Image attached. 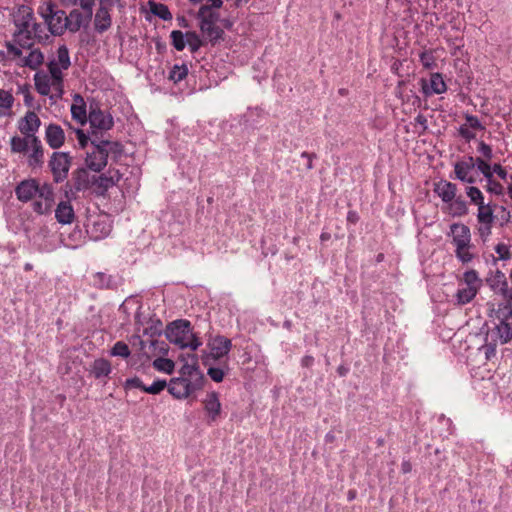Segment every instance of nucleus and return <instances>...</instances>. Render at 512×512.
Returning a JSON list of instances; mask_svg holds the SVG:
<instances>
[{
  "instance_id": "10",
  "label": "nucleus",
  "mask_w": 512,
  "mask_h": 512,
  "mask_svg": "<svg viewBox=\"0 0 512 512\" xmlns=\"http://www.w3.org/2000/svg\"><path fill=\"white\" fill-rule=\"evenodd\" d=\"M208 346L211 358L220 360L228 355L232 348V342L225 336L217 335L209 340Z\"/></svg>"
},
{
  "instance_id": "14",
  "label": "nucleus",
  "mask_w": 512,
  "mask_h": 512,
  "mask_svg": "<svg viewBox=\"0 0 512 512\" xmlns=\"http://www.w3.org/2000/svg\"><path fill=\"white\" fill-rule=\"evenodd\" d=\"M65 132L63 128L54 123H50L45 128V141L52 149H59L65 143Z\"/></svg>"
},
{
  "instance_id": "53",
  "label": "nucleus",
  "mask_w": 512,
  "mask_h": 512,
  "mask_svg": "<svg viewBox=\"0 0 512 512\" xmlns=\"http://www.w3.org/2000/svg\"><path fill=\"white\" fill-rule=\"evenodd\" d=\"M207 374L213 381L217 383L221 382L225 376L224 370L220 367H210L207 371Z\"/></svg>"
},
{
  "instance_id": "12",
  "label": "nucleus",
  "mask_w": 512,
  "mask_h": 512,
  "mask_svg": "<svg viewBox=\"0 0 512 512\" xmlns=\"http://www.w3.org/2000/svg\"><path fill=\"white\" fill-rule=\"evenodd\" d=\"M111 25L112 17L110 8L106 5L105 0H101L94 15V29L97 33L102 34L109 30Z\"/></svg>"
},
{
  "instance_id": "40",
  "label": "nucleus",
  "mask_w": 512,
  "mask_h": 512,
  "mask_svg": "<svg viewBox=\"0 0 512 512\" xmlns=\"http://www.w3.org/2000/svg\"><path fill=\"white\" fill-rule=\"evenodd\" d=\"M55 61L64 70H67L70 67L71 62H70L69 51H68V48L65 45H61L58 48V50H57V59Z\"/></svg>"
},
{
  "instance_id": "46",
  "label": "nucleus",
  "mask_w": 512,
  "mask_h": 512,
  "mask_svg": "<svg viewBox=\"0 0 512 512\" xmlns=\"http://www.w3.org/2000/svg\"><path fill=\"white\" fill-rule=\"evenodd\" d=\"M111 355L127 358L130 356V349L128 345L123 341H118L114 344Z\"/></svg>"
},
{
  "instance_id": "29",
  "label": "nucleus",
  "mask_w": 512,
  "mask_h": 512,
  "mask_svg": "<svg viewBox=\"0 0 512 512\" xmlns=\"http://www.w3.org/2000/svg\"><path fill=\"white\" fill-rule=\"evenodd\" d=\"M32 152L29 155V164L31 166L41 165L43 163L44 150L40 139L33 136L31 140Z\"/></svg>"
},
{
  "instance_id": "48",
  "label": "nucleus",
  "mask_w": 512,
  "mask_h": 512,
  "mask_svg": "<svg viewBox=\"0 0 512 512\" xmlns=\"http://www.w3.org/2000/svg\"><path fill=\"white\" fill-rule=\"evenodd\" d=\"M475 165L477 166L478 170L483 174V176L486 179H490L493 176L492 167L491 165L485 161L482 158H476L474 159Z\"/></svg>"
},
{
  "instance_id": "22",
  "label": "nucleus",
  "mask_w": 512,
  "mask_h": 512,
  "mask_svg": "<svg viewBox=\"0 0 512 512\" xmlns=\"http://www.w3.org/2000/svg\"><path fill=\"white\" fill-rule=\"evenodd\" d=\"M434 191L447 204L456 198L457 186L454 183L443 180L435 184Z\"/></svg>"
},
{
  "instance_id": "31",
  "label": "nucleus",
  "mask_w": 512,
  "mask_h": 512,
  "mask_svg": "<svg viewBox=\"0 0 512 512\" xmlns=\"http://www.w3.org/2000/svg\"><path fill=\"white\" fill-rule=\"evenodd\" d=\"M495 330L501 344H506L512 340V324L508 322L507 317L499 322Z\"/></svg>"
},
{
  "instance_id": "3",
  "label": "nucleus",
  "mask_w": 512,
  "mask_h": 512,
  "mask_svg": "<svg viewBox=\"0 0 512 512\" xmlns=\"http://www.w3.org/2000/svg\"><path fill=\"white\" fill-rule=\"evenodd\" d=\"M91 144L85 163L94 172H100L107 165L109 156L118 159L123 153V145L116 141L93 139Z\"/></svg>"
},
{
  "instance_id": "26",
  "label": "nucleus",
  "mask_w": 512,
  "mask_h": 512,
  "mask_svg": "<svg viewBox=\"0 0 512 512\" xmlns=\"http://www.w3.org/2000/svg\"><path fill=\"white\" fill-rule=\"evenodd\" d=\"M44 62V55L39 49H32L27 56H23L19 67H28L32 70L38 69Z\"/></svg>"
},
{
  "instance_id": "56",
  "label": "nucleus",
  "mask_w": 512,
  "mask_h": 512,
  "mask_svg": "<svg viewBox=\"0 0 512 512\" xmlns=\"http://www.w3.org/2000/svg\"><path fill=\"white\" fill-rule=\"evenodd\" d=\"M478 152L483 155L486 160H490L493 156L492 148L484 141H480L477 148Z\"/></svg>"
},
{
  "instance_id": "64",
  "label": "nucleus",
  "mask_w": 512,
  "mask_h": 512,
  "mask_svg": "<svg viewBox=\"0 0 512 512\" xmlns=\"http://www.w3.org/2000/svg\"><path fill=\"white\" fill-rule=\"evenodd\" d=\"M347 221L351 223H356L358 221V215L354 211H349L347 215Z\"/></svg>"
},
{
  "instance_id": "23",
  "label": "nucleus",
  "mask_w": 512,
  "mask_h": 512,
  "mask_svg": "<svg viewBox=\"0 0 512 512\" xmlns=\"http://www.w3.org/2000/svg\"><path fill=\"white\" fill-rule=\"evenodd\" d=\"M203 405L205 411L209 415L210 420L215 421L221 411V403L219 400L218 393L214 391L208 393L206 398L203 400Z\"/></svg>"
},
{
  "instance_id": "17",
  "label": "nucleus",
  "mask_w": 512,
  "mask_h": 512,
  "mask_svg": "<svg viewBox=\"0 0 512 512\" xmlns=\"http://www.w3.org/2000/svg\"><path fill=\"white\" fill-rule=\"evenodd\" d=\"M450 234L454 246L471 243L470 228L463 223H453L450 226Z\"/></svg>"
},
{
  "instance_id": "8",
  "label": "nucleus",
  "mask_w": 512,
  "mask_h": 512,
  "mask_svg": "<svg viewBox=\"0 0 512 512\" xmlns=\"http://www.w3.org/2000/svg\"><path fill=\"white\" fill-rule=\"evenodd\" d=\"M199 382L185 380L184 378H172L168 384V392L176 399H184L189 397L195 391L201 389Z\"/></svg>"
},
{
  "instance_id": "6",
  "label": "nucleus",
  "mask_w": 512,
  "mask_h": 512,
  "mask_svg": "<svg viewBox=\"0 0 512 512\" xmlns=\"http://www.w3.org/2000/svg\"><path fill=\"white\" fill-rule=\"evenodd\" d=\"M88 122L92 129L93 139H98V131H108L114 126L112 115L109 112L102 110L100 103L94 99L89 102Z\"/></svg>"
},
{
  "instance_id": "16",
  "label": "nucleus",
  "mask_w": 512,
  "mask_h": 512,
  "mask_svg": "<svg viewBox=\"0 0 512 512\" xmlns=\"http://www.w3.org/2000/svg\"><path fill=\"white\" fill-rule=\"evenodd\" d=\"M189 357L191 359V362H186L180 368V378H184L185 380L191 379V381L197 380V383L199 382V385L202 386L204 378L198 368L197 356L195 354H192Z\"/></svg>"
},
{
  "instance_id": "33",
  "label": "nucleus",
  "mask_w": 512,
  "mask_h": 512,
  "mask_svg": "<svg viewBox=\"0 0 512 512\" xmlns=\"http://www.w3.org/2000/svg\"><path fill=\"white\" fill-rule=\"evenodd\" d=\"M14 103V97L10 91L0 89V116L10 114V110Z\"/></svg>"
},
{
  "instance_id": "2",
  "label": "nucleus",
  "mask_w": 512,
  "mask_h": 512,
  "mask_svg": "<svg viewBox=\"0 0 512 512\" xmlns=\"http://www.w3.org/2000/svg\"><path fill=\"white\" fill-rule=\"evenodd\" d=\"M15 194L21 202H28L35 196H38L39 200L33 203V210L40 215L48 214L52 211L54 189L51 184L39 185L35 179L24 180L17 185Z\"/></svg>"
},
{
  "instance_id": "44",
  "label": "nucleus",
  "mask_w": 512,
  "mask_h": 512,
  "mask_svg": "<svg viewBox=\"0 0 512 512\" xmlns=\"http://www.w3.org/2000/svg\"><path fill=\"white\" fill-rule=\"evenodd\" d=\"M172 45L177 51L184 50L186 46L185 36L180 30H173L170 34Z\"/></svg>"
},
{
  "instance_id": "45",
  "label": "nucleus",
  "mask_w": 512,
  "mask_h": 512,
  "mask_svg": "<svg viewBox=\"0 0 512 512\" xmlns=\"http://www.w3.org/2000/svg\"><path fill=\"white\" fill-rule=\"evenodd\" d=\"M420 61L423 67L427 70H433L437 66L436 58L432 51H426L421 53Z\"/></svg>"
},
{
  "instance_id": "35",
  "label": "nucleus",
  "mask_w": 512,
  "mask_h": 512,
  "mask_svg": "<svg viewBox=\"0 0 512 512\" xmlns=\"http://www.w3.org/2000/svg\"><path fill=\"white\" fill-rule=\"evenodd\" d=\"M473 248L474 245L472 243L457 245L455 246V255L462 263H469L474 258V254L471 252Z\"/></svg>"
},
{
  "instance_id": "37",
  "label": "nucleus",
  "mask_w": 512,
  "mask_h": 512,
  "mask_svg": "<svg viewBox=\"0 0 512 512\" xmlns=\"http://www.w3.org/2000/svg\"><path fill=\"white\" fill-rule=\"evenodd\" d=\"M219 18V13L210 9L208 6H201L197 12V19L199 20V23L218 22Z\"/></svg>"
},
{
  "instance_id": "19",
  "label": "nucleus",
  "mask_w": 512,
  "mask_h": 512,
  "mask_svg": "<svg viewBox=\"0 0 512 512\" xmlns=\"http://www.w3.org/2000/svg\"><path fill=\"white\" fill-rule=\"evenodd\" d=\"M55 218L60 224H71L75 219L74 208L69 199L60 201L55 209Z\"/></svg>"
},
{
  "instance_id": "25",
  "label": "nucleus",
  "mask_w": 512,
  "mask_h": 512,
  "mask_svg": "<svg viewBox=\"0 0 512 512\" xmlns=\"http://www.w3.org/2000/svg\"><path fill=\"white\" fill-rule=\"evenodd\" d=\"M202 34L211 42L216 43L222 39L224 31L217 25V22L199 23Z\"/></svg>"
},
{
  "instance_id": "4",
  "label": "nucleus",
  "mask_w": 512,
  "mask_h": 512,
  "mask_svg": "<svg viewBox=\"0 0 512 512\" xmlns=\"http://www.w3.org/2000/svg\"><path fill=\"white\" fill-rule=\"evenodd\" d=\"M165 335L170 343L180 348H190L195 351L202 345L200 338L193 333L190 321L185 319L170 323L166 328Z\"/></svg>"
},
{
  "instance_id": "61",
  "label": "nucleus",
  "mask_w": 512,
  "mask_h": 512,
  "mask_svg": "<svg viewBox=\"0 0 512 512\" xmlns=\"http://www.w3.org/2000/svg\"><path fill=\"white\" fill-rule=\"evenodd\" d=\"M95 1L96 0H78V4L80 5L82 10H89L93 12Z\"/></svg>"
},
{
  "instance_id": "20",
  "label": "nucleus",
  "mask_w": 512,
  "mask_h": 512,
  "mask_svg": "<svg viewBox=\"0 0 512 512\" xmlns=\"http://www.w3.org/2000/svg\"><path fill=\"white\" fill-rule=\"evenodd\" d=\"M120 177L119 171H109L108 174L93 176L92 183L101 193H104L113 187L120 180Z\"/></svg>"
},
{
  "instance_id": "54",
  "label": "nucleus",
  "mask_w": 512,
  "mask_h": 512,
  "mask_svg": "<svg viewBox=\"0 0 512 512\" xmlns=\"http://www.w3.org/2000/svg\"><path fill=\"white\" fill-rule=\"evenodd\" d=\"M465 120H466L465 124H467L471 129H474V130H484L485 129V127L481 124L479 119L474 115L466 114Z\"/></svg>"
},
{
  "instance_id": "11",
  "label": "nucleus",
  "mask_w": 512,
  "mask_h": 512,
  "mask_svg": "<svg viewBox=\"0 0 512 512\" xmlns=\"http://www.w3.org/2000/svg\"><path fill=\"white\" fill-rule=\"evenodd\" d=\"M71 116L80 126H84L88 122L89 110L83 96L75 93L72 96V104L70 107Z\"/></svg>"
},
{
  "instance_id": "41",
  "label": "nucleus",
  "mask_w": 512,
  "mask_h": 512,
  "mask_svg": "<svg viewBox=\"0 0 512 512\" xmlns=\"http://www.w3.org/2000/svg\"><path fill=\"white\" fill-rule=\"evenodd\" d=\"M153 367L168 374H171L174 370V362L168 358H157L153 361Z\"/></svg>"
},
{
  "instance_id": "36",
  "label": "nucleus",
  "mask_w": 512,
  "mask_h": 512,
  "mask_svg": "<svg viewBox=\"0 0 512 512\" xmlns=\"http://www.w3.org/2000/svg\"><path fill=\"white\" fill-rule=\"evenodd\" d=\"M7 48V59L15 62L19 66V62H21L23 58L22 47H20L17 43L7 41L5 43Z\"/></svg>"
},
{
  "instance_id": "52",
  "label": "nucleus",
  "mask_w": 512,
  "mask_h": 512,
  "mask_svg": "<svg viewBox=\"0 0 512 512\" xmlns=\"http://www.w3.org/2000/svg\"><path fill=\"white\" fill-rule=\"evenodd\" d=\"M495 252L500 260H509L511 258L510 248L505 243H498L495 246Z\"/></svg>"
},
{
  "instance_id": "50",
  "label": "nucleus",
  "mask_w": 512,
  "mask_h": 512,
  "mask_svg": "<svg viewBox=\"0 0 512 512\" xmlns=\"http://www.w3.org/2000/svg\"><path fill=\"white\" fill-rule=\"evenodd\" d=\"M151 10L155 15L159 16L163 20H170L172 18L168 7L164 4H154Z\"/></svg>"
},
{
  "instance_id": "34",
  "label": "nucleus",
  "mask_w": 512,
  "mask_h": 512,
  "mask_svg": "<svg viewBox=\"0 0 512 512\" xmlns=\"http://www.w3.org/2000/svg\"><path fill=\"white\" fill-rule=\"evenodd\" d=\"M477 221L479 224H493L494 211L490 204H483L478 207Z\"/></svg>"
},
{
  "instance_id": "38",
  "label": "nucleus",
  "mask_w": 512,
  "mask_h": 512,
  "mask_svg": "<svg viewBox=\"0 0 512 512\" xmlns=\"http://www.w3.org/2000/svg\"><path fill=\"white\" fill-rule=\"evenodd\" d=\"M29 144H31V138H24L14 136L11 138V150L15 153L27 152Z\"/></svg>"
},
{
  "instance_id": "47",
  "label": "nucleus",
  "mask_w": 512,
  "mask_h": 512,
  "mask_svg": "<svg viewBox=\"0 0 512 512\" xmlns=\"http://www.w3.org/2000/svg\"><path fill=\"white\" fill-rule=\"evenodd\" d=\"M463 284L480 288L481 280L478 277V273L475 270L465 272L463 275Z\"/></svg>"
},
{
  "instance_id": "1",
  "label": "nucleus",
  "mask_w": 512,
  "mask_h": 512,
  "mask_svg": "<svg viewBox=\"0 0 512 512\" xmlns=\"http://www.w3.org/2000/svg\"><path fill=\"white\" fill-rule=\"evenodd\" d=\"M16 29L13 33V41L23 49H31L35 40L45 42L49 36L46 26L37 23L31 8L22 6L14 16Z\"/></svg>"
},
{
  "instance_id": "5",
  "label": "nucleus",
  "mask_w": 512,
  "mask_h": 512,
  "mask_svg": "<svg viewBox=\"0 0 512 512\" xmlns=\"http://www.w3.org/2000/svg\"><path fill=\"white\" fill-rule=\"evenodd\" d=\"M38 14L44 19L49 32L54 36H61L67 30L66 13L57 9L52 2H44L38 7Z\"/></svg>"
},
{
  "instance_id": "18",
  "label": "nucleus",
  "mask_w": 512,
  "mask_h": 512,
  "mask_svg": "<svg viewBox=\"0 0 512 512\" xmlns=\"http://www.w3.org/2000/svg\"><path fill=\"white\" fill-rule=\"evenodd\" d=\"M474 167L475 161L473 157H468L467 160L456 162L454 165L455 177L462 182L474 183L475 179L469 175Z\"/></svg>"
},
{
  "instance_id": "24",
  "label": "nucleus",
  "mask_w": 512,
  "mask_h": 512,
  "mask_svg": "<svg viewBox=\"0 0 512 512\" xmlns=\"http://www.w3.org/2000/svg\"><path fill=\"white\" fill-rule=\"evenodd\" d=\"M49 77L52 79L53 89L58 92V95L61 96L63 93V74L61 66L55 61L52 60L48 63Z\"/></svg>"
},
{
  "instance_id": "27",
  "label": "nucleus",
  "mask_w": 512,
  "mask_h": 512,
  "mask_svg": "<svg viewBox=\"0 0 512 512\" xmlns=\"http://www.w3.org/2000/svg\"><path fill=\"white\" fill-rule=\"evenodd\" d=\"M444 212L448 213L452 217H462L468 213V207L466 201L461 197L454 198L451 202L447 203V207Z\"/></svg>"
},
{
  "instance_id": "42",
  "label": "nucleus",
  "mask_w": 512,
  "mask_h": 512,
  "mask_svg": "<svg viewBox=\"0 0 512 512\" xmlns=\"http://www.w3.org/2000/svg\"><path fill=\"white\" fill-rule=\"evenodd\" d=\"M185 38L191 52H196L203 45L200 36L194 31L187 32Z\"/></svg>"
},
{
  "instance_id": "39",
  "label": "nucleus",
  "mask_w": 512,
  "mask_h": 512,
  "mask_svg": "<svg viewBox=\"0 0 512 512\" xmlns=\"http://www.w3.org/2000/svg\"><path fill=\"white\" fill-rule=\"evenodd\" d=\"M188 74V68L185 64L174 65L169 73V79L174 83H178L186 78Z\"/></svg>"
},
{
  "instance_id": "43",
  "label": "nucleus",
  "mask_w": 512,
  "mask_h": 512,
  "mask_svg": "<svg viewBox=\"0 0 512 512\" xmlns=\"http://www.w3.org/2000/svg\"><path fill=\"white\" fill-rule=\"evenodd\" d=\"M466 194L470 198L471 202L477 205L478 207L480 205L485 204L483 193L480 191L479 188L474 186L467 187Z\"/></svg>"
},
{
  "instance_id": "60",
  "label": "nucleus",
  "mask_w": 512,
  "mask_h": 512,
  "mask_svg": "<svg viewBox=\"0 0 512 512\" xmlns=\"http://www.w3.org/2000/svg\"><path fill=\"white\" fill-rule=\"evenodd\" d=\"M302 158H306L307 162L305 164V168L307 171L313 169V160L316 158V155L314 153H308V152H302L301 153Z\"/></svg>"
},
{
  "instance_id": "55",
  "label": "nucleus",
  "mask_w": 512,
  "mask_h": 512,
  "mask_svg": "<svg viewBox=\"0 0 512 512\" xmlns=\"http://www.w3.org/2000/svg\"><path fill=\"white\" fill-rule=\"evenodd\" d=\"M459 135L467 142L475 138V133L472 132L471 128L467 124H463L458 129Z\"/></svg>"
},
{
  "instance_id": "9",
  "label": "nucleus",
  "mask_w": 512,
  "mask_h": 512,
  "mask_svg": "<svg viewBox=\"0 0 512 512\" xmlns=\"http://www.w3.org/2000/svg\"><path fill=\"white\" fill-rule=\"evenodd\" d=\"M93 16V12L89 10H80L74 8L70 11L68 15H66V25L67 30L76 33L82 27L87 26L91 21Z\"/></svg>"
},
{
  "instance_id": "7",
  "label": "nucleus",
  "mask_w": 512,
  "mask_h": 512,
  "mask_svg": "<svg viewBox=\"0 0 512 512\" xmlns=\"http://www.w3.org/2000/svg\"><path fill=\"white\" fill-rule=\"evenodd\" d=\"M72 164V157L67 152H53L48 161V167L55 183L63 182Z\"/></svg>"
},
{
  "instance_id": "57",
  "label": "nucleus",
  "mask_w": 512,
  "mask_h": 512,
  "mask_svg": "<svg viewBox=\"0 0 512 512\" xmlns=\"http://www.w3.org/2000/svg\"><path fill=\"white\" fill-rule=\"evenodd\" d=\"M126 388H138L145 392L146 385L143 384L142 380L138 377L127 379L125 382Z\"/></svg>"
},
{
  "instance_id": "32",
  "label": "nucleus",
  "mask_w": 512,
  "mask_h": 512,
  "mask_svg": "<svg viewBox=\"0 0 512 512\" xmlns=\"http://www.w3.org/2000/svg\"><path fill=\"white\" fill-rule=\"evenodd\" d=\"M110 372H111V365L107 360L100 358V359H96L93 362L92 374L94 375L95 378L99 379L102 377H106L110 374Z\"/></svg>"
},
{
  "instance_id": "15",
  "label": "nucleus",
  "mask_w": 512,
  "mask_h": 512,
  "mask_svg": "<svg viewBox=\"0 0 512 512\" xmlns=\"http://www.w3.org/2000/svg\"><path fill=\"white\" fill-rule=\"evenodd\" d=\"M40 125L41 120L38 115L33 111H28L19 122V130L23 135L27 136V138L32 139Z\"/></svg>"
},
{
  "instance_id": "49",
  "label": "nucleus",
  "mask_w": 512,
  "mask_h": 512,
  "mask_svg": "<svg viewBox=\"0 0 512 512\" xmlns=\"http://www.w3.org/2000/svg\"><path fill=\"white\" fill-rule=\"evenodd\" d=\"M166 387H168L166 380L158 379L155 380L150 386H146L145 392L156 395L163 391Z\"/></svg>"
},
{
  "instance_id": "59",
  "label": "nucleus",
  "mask_w": 512,
  "mask_h": 512,
  "mask_svg": "<svg viewBox=\"0 0 512 512\" xmlns=\"http://www.w3.org/2000/svg\"><path fill=\"white\" fill-rule=\"evenodd\" d=\"M493 224H480L478 227V234L483 239L486 240L492 233Z\"/></svg>"
},
{
  "instance_id": "58",
  "label": "nucleus",
  "mask_w": 512,
  "mask_h": 512,
  "mask_svg": "<svg viewBox=\"0 0 512 512\" xmlns=\"http://www.w3.org/2000/svg\"><path fill=\"white\" fill-rule=\"evenodd\" d=\"M75 134L80 148H85L90 140L89 136L85 134L82 129H75Z\"/></svg>"
},
{
  "instance_id": "62",
  "label": "nucleus",
  "mask_w": 512,
  "mask_h": 512,
  "mask_svg": "<svg viewBox=\"0 0 512 512\" xmlns=\"http://www.w3.org/2000/svg\"><path fill=\"white\" fill-rule=\"evenodd\" d=\"M492 172L496 173L501 179L505 180L507 177L506 170L500 164H494Z\"/></svg>"
},
{
  "instance_id": "63",
  "label": "nucleus",
  "mask_w": 512,
  "mask_h": 512,
  "mask_svg": "<svg viewBox=\"0 0 512 512\" xmlns=\"http://www.w3.org/2000/svg\"><path fill=\"white\" fill-rule=\"evenodd\" d=\"M223 5L222 0H207V4H204L203 6H208L210 9H220Z\"/></svg>"
},
{
  "instance_id": "30",
  "label": "nucleus",
  "mask_w": 512,
  "mask_h": 512,
  "mask_svg": "<svg viewBox=\"0 0 512 512\" xmlns=\"http://www.w3.org/2000/svg\"><path fill=\"white\" fill-rule=\"evenodd\" d=\"M479 288L475 286L464 285L459 287L456 293V299L458 304L465 305L470 303L477 295Z\"/></svg>"
},
{
  "instance_id": "21",
  "label": "nucleus",
  "mask_w": 512,
  "mask_h": 512,
  "mask_svg": "<svg viewBox=\"0 0 512 512\" xmlns=\"http://www.w3.org/2000/svg\"><path fill=\"white\" fill-rule=\"evenodd\" d=\"M91 182L92 180L90 179L88 171L84 168H78L72 173L70 191L72 192L74 190L75 192H79L85 190L89 187Z\"/></svg>"
},
{
  "instance_id": "28",
  "label": "nucleus",
  "mask_w": 512,
  "mask_h": 512,
  "mask_svg": "<svg viewBox=\"0 0 512 512\" xmlns=\"http://www.w3.org/2000/svg\"><path fill=\"white\" fill-rule=\"evenodd\" d=\"M34 83L37 92L43 96H48L50 94L52 85V79L48 74L44 72H36L34 75Z\"/></svg>"
},
{
  "instance_id": "13",
  "label": "nucleus",
  "mask_w": 512,
  "mask_h": 512,
  "mask_svg": "<svg viewBox=\"0 0 512 512\" xmlns=\"http://www.w3.org/2000/svg\"><path fill=\"white\" fill-rule=\"evenodd\" d=\"M422 90L426 95L442 94L447 90L442 75L438 72H431L428 80L422 78Z\"/></svg>"
},
{
  "instance_id": "51",
  "label": "nucleus",
  "mask_w": 512,
  "mask_h": 512,
  "mask_svg": "<svg viewBox=\"0 0 512 512\" xmlns=\"http://www.w3.org/2000/svg\"><path fill=\"white\" fill-rule=\"evenodd\" d=\"M486 189L488 192L498 195V196L503 195V193H504V187L502 186V184L499 183L498 181L494 180L493 177L490 179H487Z\"/></svg>"
}]
</instances>
